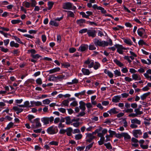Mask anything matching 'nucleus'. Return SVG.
<instances>
[{
	"label": "nucleus",
	"mask_w": 151,
	"mask_h": 151,
	"mask_svg": "<svg viewBox=\"0 0 151 151\" xmlns=\"http://www.w3.org/2000/svg\"><path fill=\"white\" fill-rule=\"evenodd\" d=\"M13 109L15 111H17L16 114H19V113L22 112L23 111V109L22 108H19L17 106H14L13 107Z\"/></svg>",
	"instance_id": "16"
},
{
	"label": "nucleus",
	"mask_w": 151,
	"mask_h": 151,
	"mask_svg": "<svg viewBox=\"0 0 151 151\" xmlns=\"http://www.w3.org/2000/svg\"><path fill=\"white\" fill-rule=\"evenodd\" d=\"M22 5L25 6L26 8H29L31 5V3L29 2L25 1L23 2Z\"/></svg>",
	"instance_id": "27"
},
{
	"label": "nucleus",
	"mask_w": 151,
	"mask_h": 151,
	"mask_svg": "<svg viewBox=\"0 0 151 151\" xmlns=\"http://www.w3.org/2000/svg\"><path fill=\"white\" fill-rule=\"evenodd\" d=\"M140 110L139 109H134V111L137 114V115L141 114L143 113V112L140 111Z\"/></svg>",
	"instance_id": "47"
},
{
	"label": "nucleus",
	"mask_w": 151,
	"mask_h": 151,
	"mask_svg": "<svg viewBox=\"0 0 151 151\" xmlns=\"http://www.w3.org/2000/svg\"><path fill=\"white\" fill-rule=\"evenodd\" d=\"M108 132H109L110 133V135H110L111 137H112L114 135H115L116 132L115 131H113L109 129Z\"/></svg>",
	"instance_id": "50"
},
{
	"label": "nucleus",
	"mask_w": 151,
	"mask_h": 151,
	"mask_svg": "<svg viewBox=\"0 0 151 151\" xmlns=\"http://www.w3.org/2000/svg\"><path fill=\"white\" fill-rule=\"evenodd\" d=\"M62 66L64 67V68H68L70 66V65L68 62H65L61 63Z\"/></svg>",
	"instance_id": "33"
},
{
	"label": "nucleus",
	"mask_w": 151,
	"mask_h": 151,
	"mask_svg": "<svg viewBox=\"0 0 151 151\" xmlns=\"http://www.w3.org/2000/svg\"><path fill=\"white\" fill-rule=\"evenodd\" d=\"M122 39L124 40V42L127 44L131 45H132V42L131 39L128 38L127 39H125L124 38H122Z\"/></svg>",
	"instance_id": "21"
},
{
	"label": "nucleus",
	"mask_w": 151,
	"mask_h": 151,
	"mask_svg": "<svg viewBox=\"0 0 151 151\" xmlns=\"http://www.w3.org/2000/svg\"><path fill=\"white\" fill-rule=\"evenodd\" d=\"M94 44L96 47H105L109 45V42L104 40L102 41L101 39L94 42Z\"/></svg>",
	"instance_id": "3"
},
{
	"label": "nucleus",
	"mask_w": 151,
	"mask_h": 151,
	"mask_svg": "<svg viewBox=\"0 0 151 151\" xmlns=\"http://www.w3.org/2000/svg\"><path fill=\"white\" fill-rule=\"evenodd\" d=\"M114 46L117 48V52L120 54H123V51L121 45L116 44L114 45Z\"/></svg>",
	"instance_id": "9"
},
{
	"label": "nucleus",
	"mask_w": 151,
	"mask_h": 151,
	"mask_svg": "<svg viewBox=\"0 0 151 151\" xmlns=\"http://www.w3.org/2000/svg\"><path fill=\"white\" fill-rule=\"evenodd\" d=\"M85 111H82L79 113L77 115V117H81L83 116L86 113L84 112Z\"/></svg>",
	"instance_id": "57"
},
{
	"label": "nucleus",
	"mask_w": 151,
	"mask_h": 151,
	"mask_svg": "<svg viewBox=\"0 0 151 151\" xmlns=\"http://www.w3.org/2000/svg\"><path fill=\"white\" fill-rule=\"evenodd\" d=\"M96 31L93 29L88 30L87 33L89 37H91L92 38H94L96 36Z\"/></svg>",
	"instance_id": "5"
},
{
	"label": "nucleus",
	"mask_w": 151,
	"mask_h": 151,
	"mask_svg": "<svg viewBox=\"0 0 151 151\" xmlns=\"http://www.w3.org/2000/svg\"><path fill=\"white\" fill-rule=\"evenodd\" d=\"M42 102L43 104H48L50 103V101L49 99H47L43 100L42 101Z\"/></svg>",
	"instance_id": "48"
},
{
	"label": "nucleus",
	"mask_w": 151,
	"mask_h": 151,
	"mask_svg": "<svg viewBox=\"0 0 151 151\" xmlns=\"http://www.w3.org/2000/svg\"><path fill=\"white\" fill-rule=\"evenodd\" d=\"M40 119L39 118H36L34 120V121L36 123V127L37 128L40 127L42 126V125L40 122Z\"/></svg>",
	"instance_id": "18"
},
{
	"label": "nucleus",
	"mask_w": 151,
	"mask_h": 151,
	"mask_svg": "<svg viewBox=\"0 0 151 151\" xmlns=\"http://www.w3.org/2000/svg\"><path fill=\"white\" fill-rule=\"evenodd\" d=\"M66 134L67 136H70L72 135V132L73 133V129L71 127L67 128L66 129Z\"/></svg>",
	"instance_id": "17"
},
{
	"label": "nucleus",
	"mask_w": 151,
	"mask_h": 151,
	"mask_svg": "<svg viewBox=\"0 0 151 151\" xmlns=\"http://www.w3.org/2000/svg\"><path fill=\"white\" fill-rule=\"evenodd\" d=\"M144 75L147 80L150 81H151V76H149L148 75H147L146 74H144Z\"/></svg>",
	"instance_id": "64"
},
{
	"label": "nucleus",
	"mask_w": 151,
	"mask_h": 151,
	"mask_svg": "<svg viewBox=\"0 0 151 151\" xmlns=\"http://www.w3.org/2000/svg\"><path fill=\"white\" fill-rule=\"evenodd\" d=\"M132 134L133 136L136 138H138L139 135H141L142 134V132L140 129H134L133 130Z\"/></svg>",
	"instance_id": "7"
},
{
	"label": "nucleus",
	"mask_w": 151,
	"mask_h": 151,
	"mask_svg": "<svg viewBox=\"0 0 151 151\" xmlns=\"http://www.w3.org/2000/svg\"><path fill=\"white\" fill-rule=\"evenodd\" d=\"M102 129L103 128L102 127H100L99 128L96 129L94 132H93L92 134L93 135L95 134L96 133L98 134L99 132L101 131Z\"/></svg>",
	"instance_id": "32"
},
{
	"label": "nucleus",
	"mask_w": 151,
	"mask_h": 151,
	"mask_svg": "<svg viewBox=\"0 0 151 151\" xmlns=\"http://www.w3.org/2000/svg\"><path fill=\"white\" fill-rule=\"evenodd\" d=\"M70 105L73 106H75L78 105V104L77 101H74L70 103Z\"/></svg>",
	"instance_id": "62"
},
{
	"label": "nucleus",
	"mask_w": 151,
	"mask_h": 151,
	"mask_svg": "<svg viewBox=\"0 0 151 151\" xmlns=\"http://www.w3.org/2000/svg\"><path fill=\"white\" fill-rule=\"evenodd\" d=\"M94 142H92L88 145L86 147V149H87L88 150H89L91 148L94 143Z\"/></svg>",
	"instance_id": "58"
},
{
	"label": "nucleus",
	"mask_w": 151,
	"mask_h": 151,
	"mask_svg": "<svg viewBox=\"0 0 151 151\" xmlns=\"http://www.w3.org/2000/svg\"><path fill=\"white\" fill-rule=\"evenodd\" d=\"M54 120V118L52 116L50 117H44L41 119V121L43 123L44 125L48 124L49 123L50 124L52 123Z\"/></svg>",
	"instance_id": "2"
},
{
	"label": "nucleus",
	"mask_w": 151,
	"mask_h": 151,
	"mask_svg": "<svg viewBox=\"0 0 151 151\" xmlns=\"http://www.w3.org/2000/svg\"><path fill=\"white\" fill-rule=\"evenodd\" d=\"M81 70L82 73L84 75H88L91 73V72L88 69L85 68H82Z\"/></svg>",
	"instance_id": "20"
},
{
	"label": "nucleus",
	"mask_w": 151,
	"mask_h": 151,
	"mask_svg": "<svg viewBox=\"0 0 151 151\" xmlns=\"http://www.w3.org/2000/svg\"><path fill=\"white\" fill-rule=\"evenodd\" d=\"M88 45L85 44H82L79 47L78 50L81 52H84L87 51L88 49Z\"/></svg>",
	"instance_id": "4"
},
{
	"label": "nucleus",
	"mask_w": 151,
	"mask_h": 151,
	"mask_svg": "<svg viewBox=\"0 0 151 151\" xmlns=\"http://www.w3.org/2000/svg\"><path fill=\"white\" fill-rule=\"evenodd\" d=\"M24 106L25 107L30 108L32 107V105H30L29 102V101H25L24 103Z\"/></svg>",
	"instance_id": "34"
},
{
	"label": "nucleus",
	"mask_w": 151,
	"mask_h": 151,
	"mask_svg": "<svg viewBox=\"0 0 151 151\" xmlns=\"http://www.w3.org/2000/svg\"><path fill=\"white\" fill-rule=\"evenodd\" d=\"M80 14L82 16L83 18H85L86 19H88V16L86 15L84 12H81L80 13Z\"/></svg>",
	"instance_id": "52"
},
{
	"label": "nucleus",
	"mask_w": 151,
	"mask_h": 151,
	"mask_svg": "<svg viewBox=\"0 0 151 151\" xmlns=\"http://www.w3.org/2000/svg\"><path fill=\"white\" fill-rule=\"evenodd\" d=\"M114 74L116 76L115 77H116V76H121V72L117 69L114 71Z\"/></svg>",
	"instance_id": "39"
},
{
	"label": "nucleus",
	"mask_w": 151,
	"mask_h": 151,
	"mask_svg": "<svg viewBox=\"0 0 151 151\" xmlns=\"http://www.w3.org/2000/svg\"><path fill=\"white\" fill-rule=\"evenodd\" d=\"M137 33L140 37H142L143 34L145 32V29L142 27L139 28L137 31Z\"/></svg>",
	"instance_id": "10"
},
{
	"label": "nucleus",
	"mask_w": 151,
	"mask_h": 151,
	"mask_svg": "<svg viewBox=\"0 0 151 151\" xmlns=\"http://www.w3.org/2000/svg\"><path fill=\"white\" fill-rule=\"evenodd\" d=\"M73 4L70 2H67L64 3L63 8V9L70 10L72 7Z\"/></svg>",
	"instance_id": "8"
},
{
	"label": "nucleus",
	"mask_w": 151,
	"mask_h": 151,
	"mask_svg": "<svg viewBox=\"0 0 151 151\" xmlns=\"http://www.w3.org/2000/svg\"><path fill=\"white\" fill-rule=\"evenodd\" d=\"M58 142L55 141H52L50 142L48 144V145H55V146H58Z\"/></svg>",
	"instance_id": "49"
},
{
	"label": "nucleus",
	"mask_w": 151,
	"mask_h": 151,
	"mask_svg": "<svg viewBox=\"0 0 151 151\" xmlns=\"http://www.w3.org/2000/svg\"><path fill=\"white\" fill-rule=\"evenodd\" d=\"M132 79L135 81L138 80V76L137 74H134L132 75Z\"/></svg>",
	"instance_id": "55"
},
{
	"label": "nucleus",
	"mask_w": 151,
	"mask_h": 151,
	"mask_svg": "<svg viewBox=\"0 0 151 151\" xmlns=\"http://www.w3.org/2000/svg\"><path fill=\"white\" fill-rule=\"evenodd\" d=\"M132 142L134 143H137L138 142L139 140L137 139L134 137H132L131 139Z\"/></svg>",
	"instance_id": "63"
},
{
	"label": "nucleus",
	"mask_w": 151,
	"mask_h": 151,
	"mask_svg": "<svg viewBox=\"0 0 151 151\" xmlns=\"http://www.w3.org/2000/svg\"><path fill=\"white\" fill-rule=\"evenodd\" d=\"M124 133L125 134H124V136L123 137H124V139L125 140V139H131V136L130 135H129L127 133Z\"/></svg>",
	"instance_id": "46"
},
{
	"label": "nucleus",
	"mask_w": 151,
	"mask_h": 151,
	"mask_svg": "<svg viewBox=\"0 0 151 151\" xmlns=\"http://www.w3.org/2000/svg\"><path fill=\"white\" fill-rule=\"evenodd\" d=\"M82 137V135L81 134H76L75 136V138L76 140H79Z\"/></svg>",
	"instance_id": "43"
},
{
	"label": "nucleus",
	"mask_w": 151,
	"mask_h": 151,
	"mask_svg": "<svg viewBox=\"0 0 151 151\" xmlns=\"http://www.w3.org/2000/svg\"><path fill=\"white\" fill-rule=\"evenodd\" d=\"M36 82L37 84L39 85H41L42 83V80L40 78H39L36 79Z\"/></svg>",
	"instance_id": "53"
},
{
	"label": "nucleus",
	"mask_w": 151,
	"mask_h": 151,
	"mask_svg": "<svg viewBox=\"0 0 151 151\" xmlns=\"http://www.w3.org/2000/svg\"><path fill=\"white\" fill-rule=\"evenodd\" d=\"M88 30L87 28H84L80 30L79 31V33L80 34H83L86 32H87Z\"/></svg>",
	"instance_id": "44"
},
{
	"label": "nucleus",
	"mask_w": 151,
	"mask_h": 151,
	"mask_svg": "<svg viewBox=\"0 0 151 151\" xmlns=\"http://www.w3.org/2000/svg\"><path fill=\"white\" fill-rule=\"evenodd\" d=\"M116 109V108L114 107L108 110L107 112L111 115L112 114H116L118 113V111H117Z\"/></svg>",
	"instance_id": "14"
},
{
	"label": "nucleus",
	"mask_w": 151,
	"mask_h": 151,
	"mask_svg": "<svg viewBox=\"0 0 151 151\" xmlns=\"http://www.w3.org/2000/svg\"><path fill=\"white\" fill-rule=\"evenodd\" d=\"M14 125V123L12 122H10L7 126V127L5 128V129L6 130H9L11 128H13Z\"/></svg>",
	"instance_id": "24"
},
{
	"label": "nucleus",
	"mask_w": 151,
	"mask_h": 151,
	"mask_svg": "<svg viewBox=\"0 0 151 151\" xmlns=\"http://www.w3.org/2000/svg\"><path fill=\"white\" fill-rule=\"evenodd\" d=\"M133 109L131 108L128 109H124L123 110L124 112L126 113H132L133 112Z\"/></svg>",
	"instance_id": "56"
},
{
	"label": "nucleus",
	"mask_w": 151,
	"mask_h": 151,
	"mask_svg": "<svg viewBox=\"0 0 151 151\" xmlns=\"http://www.w3.org/2000/svg\"><path fill=\"white\" fill-rule=\"evenodd\" d=\"M104 145L107 149H112V147L110 142H108L107 143H104Z\"/></svg>",
	"instance_id": "36"
},
{
	"label": "nucleus",
	"mask_w": 151,
	"mask_h": 151,
	"mask_svg": "<svg viewBox=\"0 0 151 151\" xmlns=\"http://www.w3.org/2000/svg\"><path fill=\"white\" fill-rule=\"evenodd\" d=\"M76 49L74 47H70L69 49V51L70 53H73L76 51Z\"/></svg>",
	"instance_id": "51"
},
{
	"label": "nucleus",
	"mask_w": 151,
	"mask_h": 151,
	"mask_svg": "<svg viewBox=\"0 0 151 151\" xmlns=\"http://www.w3.org/2000/svg\"><path fill=\"white\" fill-rule=\"evenodd\" d=\"M41 38L43 42H46L47 39V37L45 35H42Z\"/></svg>",
	"instance_id": "60"
},
{
	"label": "nucleus",
	"mask_w": 151,
	"mask_h": 151,
	"mask_svg": "<svg viewBox=\"0 0 151 151\" xmlns=\"http://www.w3.org/2000/svg\"><path fill=\"white\" fill-rule=\"evenodd\" d=\"M30 56L34 59H29V61H30L31 62L35 63L37 62V61L36 59H37L41 57V56L39 54L30 55Z\"/></svg>",
	"instance_id": "6"
},
{
	"label": "nucleus",
	"mask_w": 151,
	"mask_h": 151,
	"mask_svg": "<svg viewBox=\"0 0 151 151\" xmlns=\"http://www.w3.org/2000/svg\"><path fill=\"white\" fill-rule=\"evenodd\" d=\"M113 61L114 63L120 67H122L124 65L123 63L116 59H114Z\"/></svg>",
	"instance_id": "23"
},
{
	"label": "nucleus",
	"mask_w": 151,
	"mask_h": 151,
	"mask_svg": "<svg viewBox=\"0 0 151 151\" xmlns=\"http://www.w3.org/2000/svg\"><path fill=\"white\" fill-rule=\"evenodd\" d=\"M20 52L18 49H15L13 52H12V53H13L14 55H16V56L19 55V54Z\"/></svg>",
	"instance_id": "37"
},
{
	"label": "nucleus",
	"mask_w": 151,
	"mask_h": 151,
	"mask_svg": "<svg viewBox=\"0 0 151 151\" xmlns=\"http://www.w3.org/2000/svg\"><path fill=\"white\" fill-rule=\"evenodd\" d=\"M86 20L84 19H80L77 20L76 22L77 24L81 27L83 25V24L86 22Z\"/></svg>",
	"instance_id": "13"
},
{
	"label": "nucleus",
	"mask_w": 151,
	"mask_h": 151,
	"mask_svg": "<svg viewBox=\"0 0 151 151\" xmlns=\"http://www.w3.org/2000/svg\"><path fill=\"white\" fill-rule=\"evenodd\" d=\"M79 104H80L79 108L82 111H85L86 108L85 107L86 104L82 101H80Z\"/></svg>",
	"instance_id": "12"
},
{
	"label": "nucleus",
	"mask_w": 151,
	"mask_h": 151,
	"mask_svg": "<svg viewBox=\"0 0 151 151\" xmlns=\"http://www.w3.org/2000/svg\"><path fill=\"white\" fill-rule=\"evenodd\" d=\"M69 101L68 100H64L62 102V104L64 106H68Z\"/></svg>",
	"instance_id": "54"
},
{
	"label": "nucleus",
	"mask_w": 151,
	"mask_h": 151,
	"mask_svg": "<svg viewBox=\"0 0 151 151\" xmlns=\"http://www.w3.org/2000/svg\"><path fill=\"white\" fill-rule=\"evenodd\" d=\"M66 122L65 123L67 125H69L71 123V122H70L71 119L69 116H67L65 117Z\"/></svg>",
	"instance_id": "31"
},
{
	"label": "nucleus",
	"mask_w": 151,
	"mask_h": 151,
	"mask_svg": "<svg viewBox=\"0 0 151 151\" xmlns=\"http://www.w3.org/2000/svg\"><path fill=\"white\" fill-rule=\"evenodd\" d=\"M0 48L1 50L3 52L6 53L9 50V49L7 48H4L3 47L0 46Z\"/></svg>",
	"instance_id": "45"
},
{
	"label": "nucleus",
	"mask_w": 151,
	"mask_h": 151,
	"mask_svg": "<svg viewBox=\"0 0 151 151\" xmlns=\"http://www.w3.org/2000/svg\"><path fill=\"white\" fill-rule=\"evenodd\" d=\"M85 147V146H78L76 147V149L78 151H81V150H83Z\"/></svg>",
	"instance_id": "59"
},
{
	"label": "nucleus",
	"mask_w": 151,
	"mask_h": 151,
	"mask_svg": "<svg viewBox=\"0 0 151 151\" xmlns=\"http://www.w3.org/2000/svg\"><path fill=\"white\" fill-rule=\"evenodd\" d=\"M37 53L36 51L34 49H31L27 50V53L28 54L31 53V55H34Z\"/></svg>",
	"instance_id": "29"
},
{
	"label": "nucleus",
	"mask_w": 151,
	"mask_h": 151,
	"mask_svg": "<svg viewBox=\"0 0 151 151\" xmlns=\"http://www.w3.org/2000/svg\"><path fill=\"white\" fill-rule=\"evenodd\" d=\"M121 98V97L120 95L115 96L112 99V101L115 103L118 102Z\"/></svg>",
	"instance_id": "15"
},
{
	"label": "nucleus",
	"mask_w": 151,
	"mask_h": 151,
	"mask_svg": "<svg viewBox=\"0 0 151 151\" xmlns=\"http://www.w3.org/2000/svg\"><path fill=\"white\" fill-rule=\"evenodd\" d=\"M49 24L52 26H54L55 27H58L59 25L58 23L54 21L51 20L49 22Z\"/></svg>",
	"instance_id": "30"
},
{
	"label": "nucleus",
	"mask_w": 151,
	"mask_h": 151,
	"mask_svg": "<svg viewBox=\"0 0 151 151\" xmlns=\"http://www.w3.org/2000/svg\"><path fill=\"white\" fill-rule=\"evenodd\" d=\"M30 104L32 105V107L42 105V102L40 101H30Z\"/></svg>",
	"instance_id": "11"
},
{
	"label": "nucleus",
	"mask_w": 151,
	"mask_h": 151,
	"mask_svg": "<svg viewBox=\"0 0 151 151\" xmlns=\"http://www.w3.org/2000/svg\"><path fill=\"white\" fill-rule=\"evenodd\" d=\"M100 7L101 6H98V5L96 4H93L92 6V7L94 10L97 9V10H99Z\"/></svg>",
	"instance_id": "61"
},
{
	"label": "nucleus",
	"mask_w": 151,
	"mask_h": 151,
	"mask_svg": "<svg viewBox=\"0 0 151 151\" xmlns=\"http://www.w3.org/2000/svg\"><path fill=\"white\" fill-rule=\"evenodd\" d=\"M101 66L100 64L98 62H96L95 63L93 67V68L95 70H97Z\"/></svg>",
	"instance_id": "28"
},
{
	"label": "nucleus",
	"mask_w": 151,
	"mask_h": 151,
	"mask_svg": "<svg viewBox=\"0 0 151 151\" xmlns=\"http://www.w3.org/2000/svg\"><path fill=\"white\" fill-rule=\"evenodd\" d=\"M21 22V21L20 20L18 19H13L11 21L12 23L13 24H18Z\"/></svg>",
	"instance_id": "40"
},
{
	"label": "nucleus",
	"mask_w": 151,
	"mask_h": 151,
	"mask_svg": "<svg viewBox=\"0 0 151 151\" xmlns=\"http://www.w3.org/2000/svg\"><path fill=\"white\" fill-rule=\"evenodd\" d=\"M131 122L132 124H136L139 125L141 124L140 121L137 118H134L131 120Z\"/></svg>",
	"instance_id": "25"
},
{
	"label": "nucleus",
	"mask_w": 151,
	"mask_h": 151,
	"mask_svg": "<svg viewBox=\"0 0 151 151\" xmlns=\"http://www.w3.org/2000/svg\"><path fill=\"white\" fill-rule=\"evenodd\" d=\"M58 131V127L53 125L47 129L46 132L47 133L50 135H53L56 134Z\"/></svg>",
	"instance_id": "1"
},
{
	"label": "nucleus",
	"mask_w": 151,
	"mask_h": 151,
	"mask_svg": "<svg viewBox=\"0 0 151 151\" xmlns=\"http://www.w3.org/2000/svg\"><path fill=\"white\" fill-rule=\"evenodd\" d=\"M60 70L59 67H57L49 70V73L51 74L55 72L59 71Z\"/></svg>",
	"instance_id": "22"
},
{
	"label": "nucleus",
	"mask_w": 151,
	"mask_h": 151,
	"mask_svg": "<svg viewBox=\"0 0 151 151\" xmlns=\"http://www.w3.org/2000/svg\"><path fill=\"white\" fill-rule=\"evenodd\" d=\"M104 142H105V138L104 136L101 137L100 140L98 141V143L99 145H101L104 144Z\"/></svg>",
	"instance_id": "26"
},
{
	"label": "nucleus",
	"mask_w": 151,
	"mask_h": 151,
	"mask_svg": "<svg viewBox=\"0 0 151 151\" xmlns=\"http://www.w3.org/2000/svg\"><path fill=\"white\" fill-rule=\"evenodd\" d=\"M151 93L150 92H148L147 93H144L140 96L141 99L142 101L144 100L145 99H146L147 97L150 95Z\"/></svg>",
	"instance_id": "19"
},
{
	"label": "nucleus",
	"mask_w": 151,
	"mask_h": 151,
	"mask_svg": "<svg viewBox=\"0 0 151 151\" xmlns=\"http://www.w3.org/2000/svg\"><path fill=\"white\" fill-rule=\"evenodd\" d=\"M54 4V3L52 2V1H49L48 2V9L50 10L51 9L53 6Z\"/></svg>",
	"instance_id": "41"
},
{
	"label": "nucleus",
	"mask_w": 151,
	"mask_h": 151,
	"mask_svg": "<svg viewBox=\"0 0 151 151\" xmlns=\"http://www.w3.org/2000/svg\"><path fill=\"white\" fill-rule=\"evenodd\" d=\"M125 134L124 133V132L122 133L121 134L119 133H118L117 134L116 133V134H115V136L117 137V138H118L119 139H120L121 138V137H123V136H124V134Z\"/></svg>",
	"instance_id": "42"
},
{
	"label": "nucleus",
	"mask_w": 151,
	"mask_h": 151,
	"mask_svg": "<svg viewBox=\"0 0 151 151\" xmlns=\"http://www.w3.org/2000/svg\"><path fill=\"white\" fill-rule=\"evenodd\" d=\"M138 44L139 45L142 46L143 45H148L147 44L142 40H139Z\"/></svg>",
	"instance_id": "35"
},
{
	"label": "nucleus",
	"mask_w": 151,
	"mask_h": 151,
	"mask_svg": "<svg viewBox=\"0 0 151 151\" xmlns=\"http://www.w3.org/2000/svg\"><path fill=\"white\" fill-rule=\"evenodd\" d=\"M13 37L14 39L19 43L21 44H23V42H22L20 40V39L18 37L16 36H13Z\"/></svg>",
	"instance_id": "38"
}]
</instances>
